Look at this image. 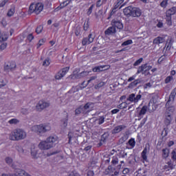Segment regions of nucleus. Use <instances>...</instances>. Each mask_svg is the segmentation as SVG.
Listing matches in <instances>:
<instances>
[{
    "instance_id": "f257e3e1",
    "label": "nucleus",
    "mask_w": 176,
    "mask_h": 176,
    "mask_svg": "<svg viewBox=\"0 0 176 176\" xmlns=\"http://www.w3.org/2000/svg\"><path fill=\"white\" fill-rule=\"evenodd\" d=\"M58 142V138L56 135H51L45 140H42L38 144V148L41 151H49L54 146L55 144Z\"/></svg>"
},
{
    "instance_id": "f03ea898",
    "label": "nucleus",
    "mask_w": 176,
    "mask_h": 176,
    "mask_svg": "<svg viewBox=\"0 0 176 176\" xmlns=\"http://www.w3.org/2000/svg\"><path fill=\"white\" fill-rule=\"evenodd\" d=\"M9 138L11 141H21L27 138V132L23 129H15L9 135Z\"/></svg>"
},
{
    "instance_id": "7ed1b4c3",
    "label": "nucleus",
    "mask_w": 176,
    "mask_h": 176,
    "mask_svg": "<svg viewBox=\"0 0 176 176\" xmlns=\"http://www.w3.org/2000/svg\"><path fill=\"white\" fill-rule=\"evenodd\" d=\"M124 14L126 17H140L142 14L141 9L129 6L124 9Z\"/></svg>"
},
{
    "instance_id": "20e7f679",
    "label": "nucleus",
    "mask_w": 176,
    "mask_h": 176,
    "mask_svg": "<svg viewBox=\"0 0 176 176\" xmlns=\"http://www.w3.org/2000/svg\"><path fill=\"white\" fill-rule=\"evenodd\" d=\"M52 129V127L50 124H38V125H34L31 127V131H33V133H37L38 135H42V134L47 133V131H50Z\"/></svg>"
},
{
    "instance_id": "39448f33",
    "label": "nucleus",
    "mask_w": 176,
    "mask_h": 176,
    "mask_svg": "<svg viewBox=\"0 0 176 176\" xmlns=\"http://www.w3.org/2000/svg\"><path fill=\"white\" fill-rule=\"evenodd\" d=\"M44 6L42 3H32L29 8L30 13H35L39 14L43 10Z\"/></svg>"
},
{
    "instance_id": "423d86ee",
    "label": "nucleus",
    "mask_w": 176,
    "mask_h": 176,
    "mask_svg": "<svg viewBox=\"0 0 176 176\" xmlns=\"http://www.w3.org/2000/svg\"><path fill=\"white\" fill-rule=\"evenodd\" d=\"M50 107V102L45 100H39L36 105V109L41 112L43 111V109H46V108H49Z\"/></svg>"
},
{
    "instance_id": "0eeeda50",
    "label": "nucleus",
    "mask_w": 176,
    "mask_h": 176,
    "mask_svg": "<svg viewBox=\"0 0 176 176\" xmlns=\"http://www.w3.org/2000/svg\"><path fill=\"white\" fill-rule=\"evenodd\" d=\"M176 13V8L175 7H173L172 8L166 11V22L168 25H171L172 22H171V16H173V14H175Z\"/></svg>"
},
{
    "instance_id": "6e6552de",
    "label": "nucleus",
    "mask_w": 176,
    "mask_h": 176,
    "mask_svg": "<svg viewBox=\"0 0 176 176\" xmlns=\"http://www.w3.org/2000/svg\"><path fill=\"white\" fill-rule=\"evenodd\" d=\"M142 97V96L140 94L135 96V94H131V95H129V98H127V100L131 101V102L137 103L140 100H141Z\"/></svg>"
},
{
    "instance_id": "1a4fd4ad",
    "label": "nucleus",
    "mask_w": 176,
    "mask_h": 176,
    "mask_svg": "<svg viewBox=\"0 0 176 176\" xmlns=\"http://www.w3.org/2000/svg\"><path fill=\"white\" fill-rule=\"evenodd\" d=\"M111 25L118 30H123V23L118 19H113L111 21Z\"/></svg>"
},
{
    "instance_id": "9d476101",
    "label": "nucleus",
    "mask_w": 176,
    "mask_h": 176,
    "mask_svg": "<svg viewBox=\"0 0 176 176\" xmlns=\"http://www.w3.org/2000/svg\"><path fill=\"white\" fill-rule=\"evenodd\" d=\"M157 101H159V97L157 96H154L150 101L148 106L151 107L152 105L153 107V111H155L156 108L157 107Z\"/></svg>"
},
{
    "instance_id": "9b49d317",
    "label": "nucleus",
    "mask_w": 176,
    "mask_h": 176,
    "mask_svg": "<svg viewBox=\"0 0 176 176\" xmlns=\"http://www.w3.org/2000/svg\"><path fill=\"white\" fill-rule=\"evenodd\" d=\"M111 68V66L109 65H102V66H98L95 67L93 69L94 72H101V71H107V69H109Z\"/></svg>"
},
{
    "instance_id": "f8f14e48",
    "label": "nucleus",
    "mask_w": 176,
    "mask_h": 176,
    "mask_svg": "<svg viewBox=\"0 0 176 176\" xmlns=\"http://www.w3.org/2000/svg\"><path fill=\"white\" fill-rule=\"evenodd\" d=\"M94 41V37L91 34H89L88 38H83L82 45L83 46H86V45H90V43H93Z\"/></svg>"
},
{
    "instance_id": "ddd939ff",
    "label": "nucleus",
    "mask_w": 176,
    "mask_h": 176,
    "mask_svg": "<svg viewBox=\"0 0 176 176\" xmlns=\"http://www.w3.org/2000/svg\"><path fill=\"white\" fill-rule=\"evenodd\" d=\"M31 156L32 159H38L39 157V153H38V148L35 146L31 147Z\"/></svg>"
},
{
    "instance_id": "4468645a",
    "label": "nucleus",
    "mask_w": 176,
    "mask_h": 176,
    "mask_svg": "<svg viewBox=\"0 0 176 176\" xmlns=\"http://www.w3.org/2000/svg\"><path fill=\"white\" fill-rule=\"evenodd\" d=\"M152 68L151 66L148 65H144L142 67H139L138 70V74H145L147 71H149Z\"/></svg>"
},
{
    "instance_id": "2eb2a0df",
    "label": "nucleus",
    "mask_w": 176,
    "mask_h": 176,
    "mask_svg": "<svg viewBox=\"0 0 176 176\" xmlns=\"http://www.w3.org/2000/svg\"><path fill=\"white\" fill-rule=\"evenodd\" d=\"M171 122H173V116L169 113L166 114L164 119V124L166 126H170Z\"/></svg>"
},
{
    "instance_id": "dca6fc26",
    "label": "nucleus",
    "mask_w": 176,
    "mask_h": 176,
    "mask_svg": "<svg viewBox=\"0 0 176 176\" xmlns=\"http://www.w3.org/2000/svg\"><path fill=\"white\" fill-rule=\"evenodd\" d=\"M166 39H164V37L157 36L154 38L153 43V45H160L162 43H164Z\"/></svg>"
},
{
    "instance_id": "f3484780",
    "label": "nucleus",
    "mask_w": 176,
    "mask_h": 176,
    "mask_svg": "<svg viewBox=\"0 0 176 176\" xmlns=\"http://www.w3.org/2000/svg\"><path fill=\"white\" fill-rule=\"evenodd\" d=\"M70 2H71V0H67L65 1H63L60 4V6L58 8L55 9V11L58 12V10H61V9H64L65 6H68V5H69Z\"/></svg>"
},
{
    "instance_id": "a211bd4d",
    "label": "nucleus",
    "mask_w": 176,
    "mask_h": 176,
    "mask_svg": "<svg viewBox=\"0 0 176 176\" xmlns=\"http://www.w3.org/2000/svg\"><path fill=\"white\" fill-rule=\"evenodd\" d=\"M116 33V28L112 25V27L109 28L105 32L106 35H113Z\"/></svg>"
},
{
    "instance_id": "6ab92c4d",
    "label": "nucleus",
    "mask_w": 176,
    "mask_h": 176,
    "mask_svg": "<svg viewBox=\"0 0 176 176\" xmlns=\"http://www.w3.org/2000/svg\"><path fill=\"white\" fill-rule=\"evenodd\" d=\"M4 68L6 71H9V69H14V68H16V63L11 62V63L6 65Z\"/></svg>"
},
{
    "instance_id": "aec40b11",
    "label": "nucleus",
    "mask_w": 176,
    "mask_h": 176,
    "mask_svg": "<svg viewBox=\"0 0 176 176\" xmlns=\"http://www.w3.org/2000/svg\"><path fill=\"white\" fill-rule=\"evenodd\" d=\"M8 40V33L0 31V42H5Z\"/></svg>"
},
{
    "instance_id": "412c9836",
    "label": "nucleus",
    "mask_w": 176,
    "mask_h": 176,
    "mask_svg": "<svg viewBox=\"0 0 176 176\" xmlns=\"http://www.w3.org/2000/svg\"><path fill=\"white\" fill-rule=\"evenodd\" d=\"M175 96H176V89H174L169 96V99L168 100L167 104H168V102H171V101H174V98H175Z\"/></svg>"
},
{
    "instance_id": "4be33fe9",
    "label": "nucleus",
    "mask_w": 176,
    "mask_h": 176,
    "mask_svg": "<svg viewBox=\"0 0 176 176\" xmlns=\"http://www.w3.org/2000/svg\"><path fill=\"white\" fill-rule=\"evenodd\" d=\"M125 127L126 126H124L123 125L117 126L113 130V133H120V131H122V130H124V129H125Z\"/></svg>"
},
{
    "instance_id": "5701e85b",
    "label": "nucleus",
    "mask_w": 176,
    "mask_h": 176,
    "mask_svg": "<svg viewBox=\"0 0 176 176\" xmlns=\"http://www.w3.org/2000/svg\"><path fill=\"white\" fill-rule=\"evenodd\" d=\"M148 148H145L142 152V157L145 162H148Z\"/></svg>"
},
{
    "instance_id": "b1692460",
    "label": "nucleus",
    "mask_w": 176,
    "mask_h": 176,
    "mask_svg": "<svg viewBox=\"0 0 176 176\" xmlns=\"http://www.w3.org/2000/svg\"><path fill=\"white\" fill-rule=\"evenodd\" d=\"M170 155V150L168 148H164L162 149V157L164 159H167Z\"/></svg>"
},
{
    "instance_id": "393cba45",
    "label": "nucleus",
    "mask_w": 176,
    "mask_h": 176,
    "mask_svg": "<svg viewBox=\"0 0 176 176\" xmlns=\"http://www.w3.org/2000/svg\"><path fill=\"white\" fill-rule=\"evenodd\" d=\"M105 122V117L100 116L96 120V124H102Z\"/></svg>"
},
{
    "instance_id": "a878e982",
    "label": "nucleus",
    "mask_w": 176,
    "mask_h": 176,
    "mask_svg": "<svg viewBox=\"0 0 176 176\" xmlns=\"http://www.w3.org/2000/svg\"><path fill=\"white\" fill-rule=\"evenodd\" d=\"M94 104L91 103H87L84 106V109L87 111V112H90L91 109H93Z\"/></svg>"
},
{
    "instance_id": "bb28decb",
    "label": "nucleus",
    "mask_w": 176,
    "mask_h": 176,
    "mask_svg": "<svg viewBox=\"0 0 176 176\" xmlns=\"http://www.w3.org/2000/svg\"><path fill=\"white\" fill-rule=\"evenodd\" d=\"M45 42H46V39L45 38H42L38 41V43L36 44V49H39L41 46H43V45H45Z\"/></svg>"
},
{
    "instance_id": "cd10ccee",
    "label": "nucleus",
    "mask_w": 176,
    "mask_h": 176,
    "mask_svg": "<svg viewBox=\"0 0 176 176\" xmlns=\"http://www.w3.org/2000/svg\"><path fill=\"white\" fill-rule=\"evenodd\" d=\"M146 111H148V107L144 106L141 109V110H140V111L139 113L140 116H142V115H145L146 113Z\"/></svg>"
},
{
    "instance_id": "c85d7f7f",
    "label": "nucleus",
    "mask_w": 176,
    "mask_h": 176,
    "mask_svg": "<svg viewBox=\"0 0 176 176\" xmlns=\"http://www.w3.org/2000/svg\"><path fill=\"white\" fill-rule=\"evenodd\" d=\"M43 67H49L50 65V58H47L43 62Z\"/></svg>"
},
{
    "instance_id": "c756f323",
    "label": "nucleus",
    "mask_w": 176,
    "mask_h": 176,
    "mask_svg": "<svg viewBox=\"0 0 176 176\" xmlns=\"http://www.w3.org/2000/svg\"><path fill=\"white\" fill-rule=\"evenodd\" d=\"M6 163L9 166H13V160L9 157H6Z\"/></svg>"
},
{
    "instance_id": "7c9ffc66",
    "label": "nucleus",
    "mask_w": 176,
    "mask_h": 176,
    "mask_svg": "<svg viewBox=\"0 0 176 176\" xmlns=\"http://www.w3.org/2000/svg\"><path fill=\"white\" fill-rule=\"evenodd\" d=\"M129 45H133V40H127L122 43V46H129Z\"/></svg>"
},
{
    "instance_id": "2f4dec72",
    "label": "nucleus",
    "mask_w": 176,
    "mask_h": 176,
    "mask_svg": "<svg viewBox=\"0 0 176 176\" xmlns=\"http://www.w3.org/2000/svg\"><path fill=\"white\" fill-rule=\"evenodd\" d=\"M69 71V67H65V68L62 69L60 71V72L63 74V76H65L67 72H68Z\"/></svg>"
},
{
    "instance_id": "473e14b6",
    "label": "nucleus",
    "mask_w": 176,
    "mask_h": 176,
    "mask_svg": "<svg viewBox=\"0 0 176 176\" xmlns=\"http://www.w3.org/2000/svg\"><path fill=\"white\" fill-rule=\"evenodd\" d=\"M173 168L172 165L170 163L166 164L164 166V169L166 170V171H170Z\"/></svg>"
},
{
    "instance_id": "72a5a7b5",
    "label": "nucleus",
    "mask_w": 176,
    "mask_h": 176,
    "mask_svg": "<svg viewBox=\"0 0 176 176\" xmlns=\"http://www.w3.org/2000/svg\"><path fill=\"white\" fill-rule=\"evenodd\" d=\"M14 14V8H11L8 11L7 16L8 17H12Z\"/></svg>"
},
{
    "instance_id": "f704fd0d",
    "label": "nucleus",
    "mask_w": 176,
    "mask_h": 176,
    "mask_svg": "<svg viewBox=\"0 0 176 176\" xmlns=\"http://www.w3.org/2000/svg\"><path fill=\"white\" fill-rule=\"evenodd\" d=\"M172 80H174V77H173L172 76H168L165 78V83H170V82H171Z\"/></svg>"
},
{
    "instance_id": "c9c22d12",
    "label": "nucleus",
    "mask_w": 176,
    "mask_h": 176,
    "mask_svg": "<svg viewBox=\"0 0 176 176\" xmlns=\"http://www.w3.org/2000/svg\"><path fill=\"white\" fill-rule=\"evenodd\" d=\"M8 123H10V124H17V123H19V120L12 118L8 121Z\"/></svg>"
},
{
    "instance_id": "e433bc0d",
    "label": "nucleus",
    "mask_w": 176,
    "mask_h": 176,
    "mask_svg": "<svg viewBox=\"0 0 176 176\" xmlns=\"http://www.w3.org/2000/svg\"><path fill=\"white\" fill-rule=\"evenodd\" d=\"M62 78H64L63 74L61 73V72H59L56 76L55 78L57 79L58 80H60Z\"/></svg>"
},
{
    "instance_id": "4c0bfd02",
    "label": "nucleus",
    "mask_w": 176,
    "mask_h": 176,
    "mask_svg": "<svg viewBox=\"0 0 176 176\" xmlns=\"http://www.w3.org/2000/svg\"><path fill=\"white\" fill-rule=\"evenodd\" d=\"M129 144L130 145V146H131L132 148H134V146H135V140H134V139H131L129 141Z\"/></svg>"
},
{
    "instance_id": "58836bf2",
    "label": "nucleus",
    "mask_w": 176,
    "mask_h": 176,
    "mask_svg": "<svg viewBox=\"0 0 176 176\" xmlns=\"http://www.w3.org/2000/svg\"><path fill=\"white\" fill-rule=\"evenodd\" d=\"M42 30H43V26L42 25L38 26L37 28L36 29V34H41L42 32Z\"/></svg>"
},
{
    "instance_id": "ea45409f",
    "label": "nucleus",
    "mask_w": 176,
    "mask_h": 176,
    "mask_svg": "<svg viewBox=\"0 0 176 176\" xmlns=\"http://www.w3.org/2000/svg\"><path fill=\"white\" fill-rule=\"evenodd\" d=\"M167 3H168V0H164L160 3V6L162 8H166V6H167Z\"/></svg>"
},
{
    "instance_id": "a19ab883",
    "label": "nucleus",
    "mask_w": 176,
    "mask_h": 176,
    "mask_svg": "<svg viewBox=\"0 0 176 176\" xmlns=\"http://www.w3.org/2000/svg\"><path fill=\"white\" fill-rule=\"evenodd\" d=\"M171 157L173 160H176V149H174L171 153Z\"/></svg>"
},
{
    "instance_id": "79ce46f5",
    "label": "nucleus",
    "mask_w": 176,
    "mask_h": 176,
    "mask_svg": "<svg viewBox=\"0 0 176 176\" xmlns=\"http://www.w3.org/2000/svg\"><path fill=\"white\" fill-rule=\"evenodd\" d=\"M105 85V82H100L98 85H95V89H100V87H102Z\"/></svg>"
},
{
    "instance_id": "37998d69",
    "label": "nucleus",
    "mask_w": 176,
    "mask_h": 176,
    "mask_svg": "<svg viewBox=\"0 0 176 176\" xmlns=\"http://www.w3.org/2000/svg\"><path fill=\"white\" fill-rule=\"evenodd\" d=\"M144 60V59H143L142 58H140L139 60H136V61L135 62L134 65H135V66L140 65V64L142 63V60Z\"/></svg>"
},
{
    "instance_id": "c03bdc74",
    "label": "nucleus",
    "mask_w": 176,
    "mask_h": 176,
    "mask_svg": "<svg viewBox=\"0 0 176 176\" xmlns=\"http://www.w3.org/2000/svg\"><path fill=\"white\" fill-rule=\"evenodd\" d=\"M166 47H170L171 46V38H168L166 41Z\"/></svg>"
},
{
    "instance_id": "a18cd8bd",
    "label": "nucleus",
    "mask_w": 176,
    "mask_h": 176,
    "mask_svg": "<svg viewBox=\"0 0 176 176\" xmlns=\"http://www.w3.org/2000/svg\"><path fill=\"white\" fill-rule=\"evenodd\" d=\"M6 46H8V44H6V43H3L1 45H0V49L1 50H5V49H6Z\"/></svg>"
},
{
    "instance_id": "49530a36",
    "label": "nucleus",
    "mask_w": 176,
    "mask_h": 176,
    "mask_svg": "<svg viewBox=\"0 0 176 176\" xmlns=\"http://www.w3.org/2000/svg\"><path fill=\"white\" fill-rule=\"evenodd\" d=\"M68 125V121L67 120H64L62 121V127H67Z\"/></svg>"
},
{
    "instance_id": "de8ad7c7",
    "label": "nucleus",
    "mask_w": 176,
    "mask_h": 176,
    "mask_svg": "<svg viewBox=\"0 0 176 176\" xmlns=\"http://www.w3.org/2000/svg\"><path fill=\"white\" fill-rule=\"evenodd\" d=\"M84 30L85 31H87V30H89V22L84 23Z\"/></svg>"
},
{
    "instance_id": "09e8293b",
    "label": "nucleus",
    "mask_w": 176,
    "mask_h": 176,
    "mask_svg": "<svg viewBox=\"0 0 176 176\" xmlns=\"http://www.w3.org/2000/svg\"><path fill=\"white\" fill-rule=\"evenodd\" d=\"M129 173H130V169H129L128 168H125L123 170H122V174H129Z\"/></svg>"
},
{
    "instance_id": "8fccbe9b",
    "label": "nucleus",
    "mask_w": 176,
    "mask_h": 176,
    "mask_svg": "<svg viewBox=\"0 0 176 176\" xmlns=\"http://www.w3.org/2000/svg\"><path fill=\"white\" fill-rule=\"evenodd\" d=\"M151 87H152V85L149 82L144 85V89H151Z\"/></svg>"
},
{
    "instance_id": "3c124183",
    "label": "nucleus",
    "mask_w": 176,
    "mask_h": 176,
    "mask_svg": "<svg viewBox=\"0 0 176 176\" xmlns=\"http://www.w3.org/2000/svg\"><path fill=\"white\" fill-rule=\"evenodd\" d=\"M93 8H94V5H92L88 10L87 14H91V12L93 11Z\"/></svg>"
},
{
    "instance_id": "603ef678",
    "label": "nucleus",
    "mask_w": 176,
    "mask_h": 176,
    "mask_svg": "<svg viewBox=\"0 0 176 176\" xmlns=\"http://www.w3.org/2000/svg\"><path fill=\"white\" fill-rule=\"evenodd\" d=\"M94 79H96V78L92 77L89 80H88V82H87V84H85V82H82V85H85V86L81 87H86V86H87V84H88V83H90V82H91V80H94Z\"/></svg>"
},
{
    "instance_id": "864d4df0",
    "label": "nucleus",
    "mask_w": 176,
    "mask_h": 176,
    "mask_svg": "<svg viewBox=\"0 0 176 176\" xmlns=\"http://www.w3.org/2000/svg\"><path fill=\"white\" fill-rule=\"evenodd\" d=\"M21 113H23V115H27V113H28V110L27 109H22Z\"/></svg>"
},
{
    "instance_id": "5fc2aeb1",
    "label": "nucleus",
    "mask_w": 176,
    "mask_h": 176,
    "mask_svg": "<svg viewBox=\"0 0 176 176\" xmlns=\"http://www.w3.org/2000/svg\"><path fill=\"white\" fill-rule=\"evenodd\" d=\"M69 176H80V175H79V173L74 171V172H72V173H70V175Z\"/></svg>"
},
{
    "instance_id": "6e6d98bb",
    "label": "nucleus",
    "mask_w": 176,
    "mask_h": 176,
    "mask_svg": "<svg viewBox=\"0 0 176 176\" xmlns=\"http://www.w3.org/2000/svg\"><path fill=\"white\" fill-rule=\"evenodd\" d=\"M87 176H94V172L93 170H89L87 172Z\"/></svg>"
},
{
    "instance_id": "4d7b16f0",
    "label": "nucleus",
    "mask_w": 176,
    "mask_h": 176,
    "mask_svg": "<svg viewBox=\"0 0 176 176\" xmlns=\"http://www.w3.org/2000/svg\"><path fill=\"white\" fill-rule=\"evenodd\" d=\"M87 75H89V72H83L80 73V76H87Z\"/></svg>"
},
{
    "instance_id": "13d9d810",
    "label": "nucleus",
    "mask_w": 176,
    "mask_h": 176,
    "mask_svg": "<svg viewBox=\"0 0 176 176\" xmlns=\"http://www.w3.org/2000/svg\"><path fill=\"white\" fill-rule=\"evenodd\" d=\"M28 39L31 42L32 39H34V36H32L31 34L28 36Z\"/></svg>"
},
{
    "instance_id": "bf43d9fd",
    "label": "nucleus",
    "mask_w": 176,
    "mask_h": 176,
    "mask_svg": "<svg viewBox=\"0 0 176 176\" xmlns=\"http://www.w3.org/2000/svg\"><path fill=\"white\" fill-rule=\"evenodd\" d=\"M102 5V3L101 2V0H99L96 2V6L98 8H100V6H101Z\"/></svg>"
},
{
    "instance_id": "052dcab7",
    "label": "nucleus",
    "mask_w": 176,
    "mask_h": 176,
    "mask_svg": "<svg viewBox=\"0 0 176 176\" xmlns=\"http://www.w3.org/2000/svg\"><path fill=\"white\" fill-rule=\"evenodd\" d=\"M118 112H119V109H114L111 111V113L113 114H115V113H118Z\"/></svg>"
},
{
    "instance_id": "680f3d73",
    "label": "nucleus",
    "mask_w": 176,
    "mask_h": 176,
    "mask_svg": "<svg viewBox=\"0 0 176 176\" xmlns=\"http://www.w3.org/2000/svg\"><path fill=\"white\" fill-rule=\"evenodd\" d=\"M157 27H158V28H162L163 27V23L158 22V23L157 24Z\"/></svg>"
},
{
    "instance_id": "e2e57ef3",
    "label": "nucleus",
    "mask_w": 176,
    "mask_h": 176,
    "mask_svg": "<svg viewBox=\"0 0 176 176\" xmlns=\"http://www.w3.org/2000/svg\"><path fill=\"white\" fill-rule=\"evenodd\" d=\"M135 79V76H133L132 77H130L128 79V82H132V80H134Z\"/></svg>"
},
{
    "instance_id": "0e129e2a",
    "label": "nucleus",
    "mask_w": 176,
    "mask_h": 176,
    "mask_svg": "<svg viewBox=\"0 0 176 176\" xmlns=\"http://www.w3.org/2000/svg\"><path fill=\"white\" fill-rule=\"evenodd\" d=\"M6 5V2L4 1H2L0 3V8H3V6Z\"/></svg>"
},
{
    "instance_id": "69168bd1",
    "label": "nucleus",
    "mask_w": 176,
    "mask_h": 176,
    "mask_svg": "<svg viewBox=\"0 0 176 176\" xmlns=\"http://www.w3.org/2000/svg\"><path fill=\"white\" fill-rule=\"evenodd\" d=\"M174 145V142L173 141H170L168 143V146H173Z\"/></svg>"
},
{
    "instance_id": "338daca9",
    "label": "nucleus",
    "mask_w": 176,
    "mask_h": 176,
    "mask_svg": "<svg viewBox=\"0 0 176 176\" xmlns=\"http://www.w3.org/2000/svg\"><path fill=\"white\" fill-rule=\"evenodd\" d=\"M176 72H175V70H172L170 72V76H174L175 75Z\"/></svg>"
},
{
    "instance_id": "774afa93",
    "label": "nucleus",
    "mask_w": 176,
    "mask_h": 176,
    "mask_svg": "<svg viewBox=\"0 0 176 176\" xmlns=\"http://www.w3.org/2000/svg\"><path fill=\"white\" fill-rule=\"evenodd\" d=\"M2 176H16V174H3Z\"/></svg>"
}]
</instances>
